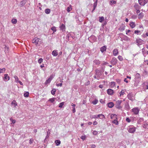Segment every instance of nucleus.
I'll list each match as a JSON object with an SVG mask.
<instances>
[{"mask_svg": "<svg viewBox=\"0 0 148 148\" xmlns=\"http://www.w3.org/2000/svg\"><path fill=\"white\" fill-rule=\"evenodd\" d=\"M126 120L128 123H130L131 121V120L129 118H127L126 119Z\"/></svg>", "mask_w": 148, "mask_h": 148, "instance_id": "8fccbe9b", "label": "nucleus"}, {"mask_svg": "<svg viewBox=\"0 0 148 148\" xmlns=\"http://www.w3.org/2000/svg\"><path fill=\"white\" fill-rule=\"evenodd\" d=\"M135 77L136 79H140V74L138 73H137L135 75Z\"/></svg>", "mask_w": 148, "mask_h": 148, "instance_id": "412c9836", "label": "nucleus"}, {"mask_svg": "<svg viewBox=\"0 0 148 148\" xmlns=\"http://www.w3.org/2000/svg\"><path fill=\"white\" fill-rule=\"evenodd\" d=\"M143 127L144 128L148 129V124L146 123H144L143 125Z\"/></svg>", "mask_w": 148, "mask_h": 148, "instance_id": "7c9ffc66", "label": "nucleus"}, {"mask_svg": "<svg viewBox=\"0 0 148 148\" xmlns=\"http://www.w3.org/2000/svg\"><path fill=\"white\" fill-rule=\"evenodd\" d=\"M51 12V10L47 8L45 10V13L47 14H49Z\"/></svg>", "mask_w": 148, "mask_h": 148, "instance_id": "b1692460", "label": "nucleus"}, {"mask_svg": "<svg viewBox=\"0 0 148 148\" xmlns=\"http://www.w3.org/2000/svg\"><path fill=\"white\" fill-rule=\"evenodd\" d=\"M73 112L74 113L75 112V107H74L73 109Z\"/></svg>", "mask_w": 148, "mask_h": 148, "instance_id": "e2e57ef3", "label": "nucleus"}, {"mask_svg": "<svg viewBox=\"0 0 148 148\" xmlns=\"http://www.w3.org/2000/svg\"><path fill=\"white\" fill-rule=\"evenodd\" d=\"M26 1H21L20 2V5L21 6H23L25 5L26 3Z\"/></svg>", "mask_w": 148, "mask_h": 148, "instance_id": "2f4dec72", "label": "nucleus"}, {"mask_svg": "<svg viewBox=\"0 0 148 148\" xmlns=\"http://www.w3.org/2000/svg\"><path fill=\"white\" fill-rule=\"evenodd\" d=\"M89 38L92 39L93 40L95 41L96 40V38L94 35L91 36Z\"/></svg>", "mask_w": 148, "mask_h": 148, "instance_id": "a878e982", "label": "nucleus"}, {"mask_svg": "<svg viewBox=\"0 0 148 148\" xmlns=\"http://www.w3.org/2000/svg\"><path fill=\"white\" fill-rule=\"evenodd\" d=\"M100 119H105V116L103 114H100Z\"/></svg>", "mask_w": 148, "mask_h": 148, "instance_id": "a19ab883", "label": "nucleus"}, {"mask_svg": "<svg viewBox=\"0 0 148 148\" xmlns=\"http://www.w3.org/2000/svg\"><path fill=\"white\" fill-rule=\"evenodd\" d=\"M117 59L116 58L114 57L111 60L110 63L112 65H114L117 63Z\"/></svg>", "mask_w": 148, "mask_h": 148, "instance_id": "39448f33", "label": "nucleus"}, {"mask_svg": "<svg viewBox=\"0 0 148 148\" xmlns=\"http://www.w3.org/2000/svg\"><path fill=\"white\" fill-rule=\"evenodd\" d=\"M110 4H111V3H113L114 4L116 3V1H113L112 0L111 1H110Z\"/></svg>", "mask_w": 148, "mask_h": 148, "instance_id": "4d7b16f0", "label": "nucleus"}, {"mask_svg": "<svg viewBox=\"0 0 148 148\" xmlns=\"http://www.w3.org/2000/svg\"><path fill=\"white\" fill-rule=\"evenodd\" d=\"M93 62L95 64L97 65H99L100 64V61L98 60H95Z\"/></svg>", "mask_w": 148, "mask_h": 148, "instance_id": "2eb2a0df", "label": "nucleus"}, {"mask_svg": "<svg viewBox=\"0 0 148 148\" xmlns=\"http://www.w3.org/2000/svg\"><path fill=\"white\" fill-rule=\"evenodd\" d=\"M93 134L94 135H96L97 134V132L96 131H94L93 132Z\"/></svg>", "mask_w": 148, "mask_h": 148, "instance_id": "5fc2aeb1", "label": "nucleus"}, {"mask_svg": "<svg viewBox=\"0 0 148 148\" xmlns=\"http://www.w3.org/2000/svg\"><path fill=\"white\" fill-rule=\"evenodd\" d=\"M113 123L117 125L118 124V122L117 119H114V120L113 121Z\"/></svg>", "mask_w": 148, "mask_h": 148, "instance_id": "c85d7f7f", "label": "nucleus"}, {"mask_svg": "<svg viewBox=\"0 0 148 148\" xmlns=\"http://www.w3.org/2000/svg\"><path fill=\"white\" fill-rule=\"evenodd\" d=\"M40 39L37 37H35L32 40V42L35 43L36 45H39L40 44V42H39Z\"/></svg>", "mask_w": 148, "mask_h": 148, "instance_id": "f03ea898", "label": "nucleus"}, {"mask_svg": "<svg viewBox=\"0 0 148 148\" xmlns=\"http://www.w3.org/2000/svg\"><path fill=\"white\" fill-rule=\"evenodd\" d=\"M130 25L131 27L133 28L135 27V24L134 22H131L130 23Z\"/></svg>", "mask_w": 148, "mask_h": 148, "instance_id": "f3484780", "label": "nucleus"}, {"mask_svg": "<svg viewBox=\"0 0 148 148\" xmlns=\"http://www.w3.org/2000/svg\"><path fill=\"white\" fill-rule=\"evenodd\" d=\"M4 76V80L5 81L6 80H8L10 79V77L8 76V74H5Z\"/></svg>", "mask_w": 148, "mask_h": 148, "instance_id": "4468645a", "label": "nucleus"}, {"mask_svg": "<svg viewBox=\"0 0 148 148\" xmlns=\"http://www.w3.org/2000/svg\"><path fill=\"white\" fill-rule=\"evenodd\" d=\"M53 79V77L52 76H50V77L47 79L46 82H45V85H47L48 84H49L51 82L52 79Z\"/></svg>", "mask_w": 148, "mask_h": 148, "instance_id": "423d86ee", "label": "nucleus"}, {"mask_svg": "<svg viewBox=\"0 0 148 148\" xmlns=\"http://www.w3.org/2000/svg\"><path fill=\"white\" fill-rule=\"evenodd\" d=\"M116 81L117 83L119 84L120 83L121 81L120 79H117L116 80Z\"/></svg>", "mask_w": 148, "mask_h": 148, "instance_id": "13d9d810", "label": "nucleus"}, {"mask_svg": "<svg viewBox=\"0 0 148 148\" xmlns=\"http://www.w3.org/2000/svg\"><path fill=\"white\" fill-rule=\"evenodd\" d=\"M29 92H26L24 94V96L25 97H28L29 96Z\"/></svg>", "mask_w": 148, "mask_h": 148, "instance_id": "473e14b6", "label": "nucleus"}, {"mask_svg": "<svg viewBox=\"0 0 148 148\" xmlns=\"http://www.w3.org/2000/svg\"><path fill=\"white\" fill-rule=\"evenodd\" d=\"M90 146L91 148H95L96 147V146L94 144H92Z\"/></svg>", "mask_w": 148, "mask_h": 148, "instance_id": "864d4df0", "label": "nucleus"}, {"mask_svg": "<svg viewBox=\"0 0 148 148\" xmlns=\"http://www.w3.org/2000/svg\"><path fill=\"white\" fill-rule=\"evenodd\" d=\"M51 29L53 31V33L55 32L56 31V27H52Z\"/></svg>", "mask_w": 148, "mask_h": 148, "instance_id": "4c0bfd02", "label": "nucleus"}, {"mask_svg": "<svg viewBox=\"0 0 148 148\" xmlns=\"http://www.w3.org/2000/svg\"><path fill=\"white\" fill-rule=\"evenodd\" d=\"M64 102H62L60 103L59 106V107L61 108H62L63 106L64 105Z\"/></svg>", "mask_w": 148, "mask_h": 148, "instance_id": "79ce46f5", "label": "nucleus"}, {"mask_svg": "<svg viewBox=\"0 0 148 148\" xmlns=\"http://www.w3.org/2000/svg\"><path fill=\"white\" fill-rule=\"evenodd\" d=\"M132 112L135 114H137L139 112V109L138 107L134 108L132 109Z\"/></svg>", "mask_w": 148, "mask_h": 148, "instance_id": "20e7f679", "label": "nucleus"}, {"mask_svg": "<svg viewBox=\"0 0 148 148\" xmlns=\"http://www.w3.org/2000/svg\"><path fill=\"white\" fill-rule=\"evenodd\" d=\"M56 90L55 88H53L51 91V93L52 95H54L55 94Z\"/></svg>", "mask_w": 148, "mask_h": 148, "instance_id": "e433bc0d", "label": "nucleus"}, {"mask_svg": "<svg viewBox=\"0 0 148 148\" xmlns=\"http://www.w3.org/2000/svg\"><path fill=\"white\" fill-rule=\"evenodd\" d=\"M97 5V3H96L95 2L93 5L94 7H95V8H96Z\"/></svg>", "mask_w": 148, "mask_h": 148, "instance_id": "bf43d9fd", "label": "nucleus"}, {"mask_svg": "<svg viewBox=\"0 0 148 148\" xmlns=\"http://www.w3.org/2000/svg\"><path fill=\"white\" fill-rule=\"evenodd\" d=\"M11 104L14 105L15 107L16 106H17V103L14 100L13 101H12V102Z\"/></svg>", "mask_w": 148, "mask_h": 148, "instance_id": "58836bf2", "label": "nucleus"}, {"mask_svg": "<svg viewBox=\"0 0 148 148\" xmlns=\"http://www.w3.org/2000/svg\"><path fill=\"white\" fill-rule=\"evenodd\" d=\"M99 87L101 88H102L103 87V86L102 85H100L99 86Z\"/></svg>", "mask_w": 148, "mask_h": 148, "instance_id": "69168bd1", "label": "nucleus"}, {"mask_svg": "<svg viewBox=\"0 0 148 148\" xmlns=\"http://www.w3.org/2000/svg\"><path fill=\"white\" fill-rule=\"evenodd\" d=\"M120 96H121V95H123L125 94L124 91L123 90H122L121 92L120 93Z\"/></svg>", "mask_w": 148, "mask_h": 148, "instance_id": "09e8293b", "label": "nucleus"}, {"mask_svg": "<svg viewBox=\"0 0 148 148\" xmlns=\"http://www.w3.org/2000/svg\"><path fill=\"white\" fill-rule=\"evenodd\" d=\"M5 71V68H3L2 69L0 68V73H3Z\"/></svg>", "mask_w": 148, "mask_h": 148, "instance_id": "c9c22d12", "label": "nucleus"}, {"mask_svg": "<svg viewBox=\"0 0 148 148\" xmlns=\"http://www.w3.org/2000/svg\"><path fill=\"white\" fill-rule=\"evenodd\" d=\"M98 101L97 99H95V100H94L92 103L94 105H96L98 102Z\"/></svg>", "mask_w": 148, "mask_h": 148, "instance_id": "c756f323", "label": "nucleus"}, {"mask_svg": "<svg viewBox=\"0 0 148 148\" xmlns=\"http://www.w3.org/2000/svg\"><path fill=\"white\" fill-rule=\"evenodd\" d=\"M82 70V69L81 68V69H79V68H78V69H77V70L78 71H81V70Z\"/></svg>", "mask_w": 148, "mask_h": 148, "instance_id": "338daca9", "label": "nucleus"}, {"mask_svg": "<svg viewBox=\"0 0 148 148\" xmlns=\"http://www.w3.org/2000/svg\"><path fill=\"white\" fill-rule=\"evenodd\" d=\"M127 98L130 100L132 101L133 100V95L130 93L129 94L127 95Z\"/></svg>", "mask_w": 148, "mask_h": 148, "instance_id": "9d476101", "label": "nucleus"}, {"mask_svg": "<svg viewBox=\"0 0 148 148\" xmlns=\"http://www.w3.org/2000/svg\"><path fill=\"white\" fill-rule=\"evenodd\" d=\"M118 58L120 61H122L123 60V58L122 56H118Z\"/></svg>", "mask_w": 148, "mask_h": 148, "instance_id": "c03bdc74", "label": "nucleus"}, {"mask_svg": "<svg viewBox=\"0 0 148 148\" xmlns=\"http://www.w3.org/2000/svg\"><path fill=\"white\" fill-rule=\"evenodd\" d=\"M55 142L56 144V145L57 146L59 145L61 143V141L59 140H56Z\"/></svg>", "mask_w": 148, "mask_h": 148, "instance_id": "5701e85b", "label": "nucleus"}, {"mask_svg": "<svg viewBox=\"0 0 148 148\" xmlns=\"http://www.w3.org/2000/svg\"><path fill=\"white\" fill-rule=\"evenodd\" d=\"M93 124L94 125H95L97 124V122L96 121H95L93 122Z\"/></svg>", "mask_w": 148, "mask_h": 148, "instance_id": "052dcab7", "label": "nucleus"}, {"mask_svg": "<svg viewBox=\"0 0 148 148\" xmlns=\"http://www.w3.org/2000/svg\"><path fill=\"white\" fill-rule=\"evenodd\" d=\"M43 61V59L42 58L39 59L38 60V62L39 63H41Z\"/></svg>", "mask_w": 148, "mask_h": 148, "instance_id": "a18cd8bd", "label": "nucleus"}, {"mask_svg": "<svg viewBox=\"0 0 148 148\" xmlns=\"http://www.w3.org/2000/svg\"><path fill=\"white\" fill-rule=\"evenodd\" d=\"M108 107L111 108L113 107L114 104L113 102H110L108 104Z\"/></svg>", "mask_w": 148, "mask_h": 148, "instance_id": "9b49d317", "label": "nucleus"}, {"mask_svg": "<svg viewBox=\"0 0 148 148\" xmlns=\"http://www.w3.org/2000/svg\"><path fill=\"white\" fill-rule=\"evenodd\" d=\"M12 22L14 24H16L17 22V20L16 19L13 18L12 20Z\"/></svg>", "mask_w": 148, "mask_h": 148, "instance_id": "cd10ccee", "label": "nucleus"}, {"mask_svg": "<svg viewBox=\"0 0 148 148\" xmlns=\"http://www.w3.org/2000/svg\"><path fill=\"white\" fill-rule=\"evenodd\" d=\"M146 89H148V82L147 83V84L146 85Z\"/></svg>", "mask_w": 148, "mask_h": 148, "instance_id": "774afa93", "label": "nucleus"}, {"mask_svg": "<svg viewBox=\"0 0 148 148\" xmlns=\"http://www.w3.org/2000/svg\"><path fill=\"white\" fill-rule=\"evenodd\" d=\"M115 82H112L111 83L110 86L112 88L113 87L115 86Z\"/></svg>", "mask_w": 148, "mask_h": 148, "instance_id": "f704fd0d", "label": "nucleus"}, {"mask_svg": "<svg viewBox=\"0 0 148 148\" xmlns=\"http://www.w3.org/2000/svg\"><path fill=\"white\" fill-rule=\"evenodd\" d=\"M11 121L12 122V123L13 124L15 123L16 122V120L15 119H14L12 118L10 119Z\"/></svg>", "mask_w": 148, "mask_h": 148, "instance_id": "37998d69", "label": "nucleus"}, {"mask_svg": "<svg viewBox=\"0 0 148 148\" xmlns=\"http://www.w3.org/2000/svg\"><path fill=\"white\" fill-rule=\"evenodd\" d=\"M98 118V117H97L96 115H93L92 116V117L91 118Z\"/></svg>", "mask_w": 148, "mask_h": 148, "instance_id": "680f3d73", "label": "nucleus"}, {"mask_svg": "<svg viewBox=\"0 0 148 148\" xmlns=\"http://www.w3.org/2000/svg\"><path fill=\"white\" fill-rule=\"evenodd\" d=\"M136 128L135 127L130 128L128 130L129 132L130 133H134L135 131Z\"/></svg>", "mask_w": 148, "mask_h": 148, "instance_id": "1a4fd4ad", "label": "nucleus"}, {"mask_svg": "<svg viewBox=\"0 0 148 148\" xmlns=\"http://www.w3.org/2000/svg\"><path fill=\"white\" fill-rule=\"evenodd\" d=\"M96 74H95L97 76V77L98 78H97V79H99V77L101 76V71H99L98 70H96Z\"/></svg>", "mask_w": 148, "mask_h": 148, "instance_id": "0eeeda50", "label": "nucleus"}, {"mask_svg": "<svg viewBox=\"0 0 148 148\" xmlns=\"http://www.w3.org/2000/svg\"><path fill=\"white\" fill-rule=\"evenodd\" d=\"M72 9V8L71 7H69L67 8L66 9V11L68 12H69L71 11Z\"/></svg>", "mask_w": 148, "mask_h": 148, "instance_id": "ea45409f", "label": "nucleus"}, {"mask_svg": "<svg viewBox=\"0 0 148 148\" xmlns=\"http://www.w3.org/2000/svg\"><path fill=\"white\" fill-rule=\"evenodd\" d=\"M65 26L63 24H62L60 26V29L62 30V31L63 32L64 31V28H65Z\"/></svg>", "mask_w": 148, "mask_h": 148, "instance_id": "6ab92c4d", "label": "nucleus"}, {"mask_svg": "<svg viewBox=\"0 0 148 148\" xmlns=\"http://www.w3.org/2000/svg\"><path fill=\"white\" fill-rule=\"evenodd\" d=\"M143 41V40L140 38L138 39H136V43L138 44H140L141 43V42Z\"/></svg>", "mask_w": 148, "mask_h": 148, "instance_id": "4be33fe9", "label": "nucleus"}, {"mask_svg": "<svg viewBox=\"0 0 148 148\" xmlns=\"http://www.w3.org/2000/svg\"><path fill=\"white\" fill-rule=\"evenodd\" d=\"M62 83H60L59 84H56V86H60L61 87L62 86Z\"/></svg>", "mask_w": 148, "mask_h": 148, "instance_id": "603ef678", "label": "nucleus"}, {"mask_svg": "<svg viewBox=\"0 0 148 148\" xmlns=\"http://www.w3.org/2000/svg\"><path fill=\"white\" fill-rule=\"evenodd\" d=\"M123 102V101L118 100L116 101L115 104V107L119 109H121L122 107L121 106V104Z\"/></svg>", "mask_w": 148, "mask_h": 148, "instance_id": "f257e3e1", "label": "nucleus"}, {"mask_svg": "<svg viewBox=\"0 0 148 148\" xmlns=\"http://www.w3.org/2000/svg\"><path fill=\"white\" fill-rule=\"evenodd\" d=\"M81 138L83 140H84L85 139L86 136H81Z\"/></svg>", "mask_w": 148, "mask_h": 148, "instance_id": "3c124183", "label": "nucleus"}, {"mask_svg": "<svg viewBox=\"0 0 148 148\" xmlns=\"http://www.w3.org/2000/svg\"><path fill=\"white\" fill-rule=\"evenodd\" d=\"M113 55L116 56L118 54V50L117 49H114L113 51Z\"/></svg>", "mask_w": 148, "mask_h": 148, "instance_id": "aec40b11", "label": "nucleus"}, {"mask_svg": "<svg viewBox=\"0 0 148 148\" xmlns=\"http://www.w3.org/2000/svg\"><path fill=\"white\" fill-rule=\"evenodd\" d=\"M107 93L110 95H112L114 93V90L111 89H109L107 90Z\"/></svg>", "mask_w": 148, "mask_h": 148, "instance_id": "6e6552de", "label": "nucleus"}, {"mask_svg": "<svg viewBox=\"0 0 148 148\" xmlns=\"http://www.w3.org/2000/svg\"><path fill=\"white\" fill-rule=\"evenodd\" d=\"M111 119H117V116L115 114H112L110 116Z\"/></svg>", "mask_w": 148, "mask_h": 148, "instance_id": "f8f14e48", "label": "nucleus"}, {"mask_svg": "<svg viewBox=\"0 0 148 148\" xmlns=\"http://www.w3.org/2000/svg\"><path fill=\"white\" fill-rule=\"evenodd\" d=\"M56 99L55 98H53L51 99H49L48 100V101H50L51 103H53Z\"/></svg>", "mask_w": 148, "mask_h": 148, "instance_id": "393cba45", "label": "nucleus"}, {"mask_svg": "<svg viewBox=\"0 0 148 148\" xmlns=\"http://www.w3.org/2000/svg\"><path fill=\"white\" fill-rule=\"evenodd\" d=\"M52 54L53 56H56L58 55V53L56 50H54L52 51Z\"/></svg>", "mask_w": 148, "mask_h": 148, "instance_id": "a211bd4d", "label": "nucleus"}, {"mask_svg": "<svg viewBox=\"0 0 148 148\" xmlns=\"http://www.w3.org/2000/svg\"><path fill=\"white\" fill-rule=\"evenodd\" d=\"M106 50V46H103L100 48V51L102 52L103 53Z\"/></svg>", "mask_w": 148, "mask_h": 148, "instance_id": "dca6fc26", "label": "nucleus"}, {"mask_svg": "<svg viewBox=\"0 0 148 148\" xmlns=\"http://www.w3.org/2000/svg\"><path fill=\"white\" fill-rule=\"evenodd\" d=\"M139 17H138L139 18H142L143 17L144 15L143 14L142 12H141L139 14Z\"/></svg>", "mask_w": 148, "mask_h": 148, "instance_id": "72a5a7b5", "label": "nucleus"}, {"mask_svg": "<svg viewBox=\"0 0 148 148\" xmlns=\"http://www.w3.org/2000/svg\"><path fill=\"white\" fill-rule=\"evenodd\" d=\"M140 31H139V30H135L134 31V33L135 34H137V35L138 34H139V33H140Z\"/></svg>", "mask_w": 148, "mask_h": 148, "instance_id": "49530a36", "label": "nucleus"}, {"mask_svg": "<svg viewBox=\"0 0 148 148\" xmlns=\"http://www.w3.org/2000/svg\"><path fill=\"white\" fill-rule=\"evenodd\" d=\"M104 17L103 16L100 17H99V21L102 23L104 21Z\"/></svg>", "mask_w": 148, "mask_h": 148, "instance_id": "bb28decb", "label": "nucleus"}, {"mask_svg": "<svg viewBox=\"0 0 148 148\" xmlns=\"http://www.w3.org/2000/svg\"><path fill=\"white\" fill-rule=\"evenodd\" d=\"M125 110H128L130 109V107L128 103L127 102V104L125 105Z\"/></svg>", "mask_w": 148, "mask_h": 148, "instance_id": "ddd939ff", "label": "nucleus"}, {"mask_svg": "<svg viewBox=\"0 0 148 148\" xmlns=\"http://www.w3.org/2000/svg\"><path fill=\"white\" fill-rule=\"evenodd\" d=\"M14 78L15 79L16 81L17 82V81H18V79L17 76H15L14 77Z\"/></svg>", "mask_w": 148, "mask_h": 148, "instance_id": "6e6d98bb", "label": "nucleus"}, {"mask_svg": "<svg viewBox=\"0 0 148 148\" xmlns=\"http://www.w3.org/2000/svg\"><path fill=\"white\" fill-rule=\"evenodd\" d=\"M33 139L32 138H31L29 140V143L30 144H32L33 141Z\"/></svg>", "mask_w": 148, "mask_h": 148, "instance_id": "de8ad7c7", "label": "nucleus"}, {"mask_svg": "<svg viewBox=\"0 0 148 148\" xmlns=\"http://www.w3.org/2000/svg\"><path fill=\"white\" fill-rule=\"evenodd\" d=\"M148 0H138L139 4L142 5H144L148 2Z\"/></svg>", "mask_w": 148, "mask_h": 148, "instance_id": "7ed1b4c3", "label": "nucleus"}, {"mask_svg": "<svg viewBox=\"0 0 148 148\" xmlns=\"http://www.w3.org/2000/svg\"><path fill=\"white\" fill-rule=\"evenodd\" d=\"M124 81L127 83L128 82V81L127 80V79L126 78L124 79Z\"/></svg>", "mask_w": 148, "mask_h": 148, "instance_id": "0e129e2a", "label": "nucleus"}]
</instances>
